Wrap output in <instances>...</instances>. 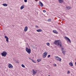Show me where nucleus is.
Instances as JSON below:
<instances>
[{"label": "nucleus", "mask_w": 76, "mask_h": 76, "mask_svg": "<svg viewBox=\"0 0 76 76\" xmlns=\"http://www.w3.org/2000/svg\"><path fill=\"white\" fill-rule=\"evenodd\" d=\"M36 46H37V45H36Z\"/></svg>", "instance_id": "4c0bfd02"}, {"label": "nucleus", "mask_w": 76, "mask_h": 76, "mask_svg": "<svg viewBox=\"0 0 76 76\" xmlns=\"http://www.w3.org/2000/svg\"><path fill=\"white\" fill-rule=\"evenodd\" d=\"M33 75H36L37 74V72H35L34 69H33Z\"/></svg>", "instance_id": "4468645a"}, {"label": "nucleus", "mask_w": 76, "mask_h": 76, "mask_svg": "<svg viewBox=\"0 0 76 76\" xmlns=\"http://www.w3.org/2000/svg\"><path fill=\"white\" fill-rule=\"evenodd\" d=\"M26 50L28 54H31V49L28 48H26Z\"/></svg>", "instance_id": "f03ea898"}, {"label": "nucleus", "mask_w": 76, "mask_h": 76, "mask_svg": "<svg viewBox=\"0 0 76 76\" xmlns=\"http://www.w3.org/2000/svg\"><path fill=\"white\" fill-rule=\"evenodd\" d=\"M53 44L57 46H59V45L60 47H62L61 45H62V43H61V42H60L58 40H55L54 42L53 43Z\"/></svg>", "instance_id": "f257e3e1"}, {"label": "nucleus", "mask_w": 76, "mask_h": 76, "mask_svg": "<svg viewBox=\"0 0 76 76\" xmlns=\"http://www.w3.org/2000/svg\"><path fill=\"white\" fill-rule=\"evenodd\" d=\"M50 55H48V58H49V57H50Z\"/></svg>", "instance_id": "c756f323"}, {"label": "nucleus", "mask_w": 76, "mask_h": 76, "mask_svg": "<svg viewBox=\"0 0 76 76\" xmlns=\"http://www.w3.org/2000/svg\"><path fill=\"white\" fill-rule=\"evenodd\" d=\"M24 5H23L20 8V9H21V10H22L23 9H24Z\"/></svg>", "instance_id": "dca6fc26"}, {"label": "nucleus", "mask_w": 76, "mask_h": 76, "mask_svg": "<svg viewBox=\"0 0 76 76\" xmlns=\"http://www.w3.org/2000/svg\"><path fill=\"white\" fill-rule=\"evenodd\" d=\"M31 61L33 62V63H36V62H35V61L34 60H33V59H31Z\"/></svg>", "instance_id": "5701e85b"}, {"label": "nucleus", "mask_w": 76, "mask_h": 76, "mask_svg": "<svg viewBox=\"0 0 76 76\" xmlns=\"http://www.w3.org/2000/svg\"><path fill=\"white\" fill-rule=\"evenodd\" d=\"M65 38H66V39L67 41H68L69 42L71 43V41H70V39L69 38L66 37H65Z\"/></svg>", "instance_id": "0eeeda50"}, {"label": "nucleus", "mask_w": 76, "mask_h": 76, "mask_svg": "<svg viewBox=\"0 0 76 76\" xmlns=\"http://www.w3.org/2000/svg\"><path fill=\"white\" fill-rule=\"evenodd\" d=\"M55 58H56V59L57 61H59L60 62L61 61V59L59 58L58 56H55Z\"/></svg>", "instance_id": "20e7f679"}, {"label": "nucleus", "mask_w": 76, "mask_h": 76, "mask_svg": "<svg viewBox=\"0 0 76 76\" xmlns=\"http://www.w3.org/2000/svg\"><path fill=\"white\" fill-rule=\"evenodd\" d=\"M5 38H6V39L8 38V37H7L6 36H5Z\"/></svg>", "instance_id": "bb28decb"}, {"label": "nucleus", "mask_w": 76, "mask_h": 76, "mask_svg": "<svg viewBox=\"0 0 76 76\" xmlns=\"http://www.w3.org/2000/svg\"><path fill=\"white\" fill-rule=\"evenodd\" d=\"M69 64L70 66H73V63L72 62H70L69 63Z\"/></svg>", "instance_id": "f3484780"}, {"label": "nucleus", "mask_w": 76, "mask_h": 76, "mask_svg": "<svg viewBox=\"0 0 76 76\" xmlns=\"http://www.w3.org/2000/svg\"><path fill=\"white\" fill-rule=\"evenodd\" d=\"M53 66H54L55 67H56L57 66V65L56 64H53Z\"/></svg>", "instance_id": "b1692460"}, {"label": "nucleus", "mask_w": 76, "mask_h": 76, "mask_svg": "<svg viewBox=\"0 0 76 76\" xmlns=\"http://www.w3.org/2000/svg\"><path fill=\"white\" fill-rule=\"evenodd\" d=\"M47 55V53H46V52H44L43 54V58L46 57Z\"/></svg>", "instance_id": "423d86ee"}, {"label": "nucleus", "mask_w": 76, "mask_h": 76, "mask_svg": "<svg viewBox=\"0 0 76 76\" xmlns=\"http://www.w3.org/2000/svg\"><path fill=\"white\" fill-rule=\"evenodd\" d=\"M59 3H63V0H58Z\"/></svg>", "instance_id": "2eb2a0df"}, {"label": "nucleus", "mask_w": 76, "mask_h": 76, "mask_svg": "<svg viewBox=\"0 0 76 76\" xmlns=\"http://www.w3.org/2000/svg\"><path fill=\"white\" fill-rule=\"evenodd\" d=\"M46 12V11H45V10H43V12Z\"/></svg>", "instance_id": "7c9ffc66"}, {"label": "nucleus", "mask_w": 76, "mask_h": 76, "mask_svg": "<svg viewBox=\"0 0 76 76\" xmlns=\"http://www.w3.org/2000/svg\"><path fill=\"white\" fill-rule=\"evenodd\" d=\"M48 22H51V19L49 18L48 20Z\"/></svg>", "instance_id": "412c9836"}, {"label": "nucleus", "mask_w": 76, "mask_h": 76, "mask_svg": "<svg viewBox=\"0 0 76 76\" xmlns=\"http://www.w3.org/2000/svg\"><path fill=\"white\" fill-rule=\"evenodd\" d=\"M48 76H50V75H48Z\"/></svg>", "instance_id": "e433bc0d"}, {"label": "nucleus", "mask_w": 76, "mask_h": 76, "mask_svg": "<svg viewBox=\"0 0 76 76\" xmlns=\"http://www.w3.org/2000/svg\"><path fill=\"white\" fill-rule=\"evenodd\" d=\"M53 33H54L55 34H58V32L56 30H53Z\"/></svg>", "instance_id": "9b49d317"}, {"label": "nucleus", "mask_w": 76, "mask_h": 76, "mask_svg": "<svg viewBox=\"0 0 76 76\" xmlns=\"http://www.w3.org/2000/svg\"><path fill=\"white\" fill-rule=\"evenodd\" d=\"M35 26L36 28H38V26Z\"/></svg>", "instance_id": "a878e982"}, {"label": "nucleus", "mask_w": 76, "mask_h": 76, "mask_svg": "<svg viewBox=\"0 0 76 76\" xmlns=\"http://www.w3.org/2000/svg\"><path fill=\"white\" fill-rule=\"evenodd\" d=\"M66 10H69L72 9V7H70L68 6L66 7Z\"/></svg>", "instance_id": "1a4fd4ad"}, {"label": "nucleus", "mask_w": 76, "mask_h": 76, "mask_svg": "<svg viewBox=\"0 0 76 76\" xmlns=\"http://www.w3.org/2000/svg\"><path fill=\"white\" fill-rule=\"evenodd\" d=\"M50 45V43H48V46H49Z\"/></svg>", "instance_id": "2f4dec72"}, {"label": "nucleus", "mask_w": 76, "mask_h": 76, "mask_svg": "<svg viewBox=\"0 0 76 76\" xmlns=\"http://www.w3.org/2000/svg\"><path fill=\"white\" fill-rule=\"evenodd\" d=\"M29 58V59H30V60H32V59H31V58Z\"/></svg>", "instance_id": "473e14b6"}, {"label": "nucleus", "mask_w": 76, "mask_h": 76, "mask_svg": "<svg viewBox=\"0 0 76 76\" xmlns=\"http://www.w3.org/2000/svg\"><path fill=\"white\" fill-rule=\"evenodd\" d=\"M24 1L25 3H26V2H27V0H24Z\"/></svg>", "instance_id": "cd10ccee"}, {"label": "nucleus", "mask_w": 76, "mask_h": 76, "mask_svg": "<svg viewBox=\"0 0 76 76\" xmlns=\"http://www.w3.org/2000/svg\"><path fill=\"white\" fill-rule=\"evenodd\" d=\"M12 26L13 27H14V25H12Z\"/></svg>", "instance_id": "c9c22d12"}, {"label": "nucleus", "mask_w": 76, "mask_h": 76, "mask_svg": "<svg viewBox=\"0 0 76 76\" xmlns=\"http://www.w3.org/2000/svg\"><path fill=\"white\" fill-rule=\"evenodd\" d=\"M64 48H61V50L62 52V53H63V54H64V55H65V53H66V51L64 50Z\"/></svg>", "instance_id": "39448f33"}, {"label": "nucleus", "mask_w": 76, "mask_h": 76, "mask_svg": "<svg viewBox=\"0 0 76 76\" xmlns=\"http://www.w3.org/2000/svg\"><path fill=\"white\" fill-rule=\"evenodd\" d=\"M6 41L7 42H9V38H7L6 39Z\"/></svg>", "instance_id": "aec40b11"}, {"label": "nucleus", "mask_w": 76, "mask_h": 76, "mask_svg": "<svg viewBox=\"0 0 76 76\" xmlns=\"http://www.w3.org/2000/svg\"><path fill=\"white\" fill-rule=\"evenodd\" d=\"M28 31V27L26 26L24 28V31H25V32H26V31Z\"/></svg>", "instance_id": "f8f14e48"}, {"label": "nucleus", "mask_w": 76, "mask_h": 76, "mask_svg": "<svg viewBox=\"0 0 76 76\" xmlns=\"http://www.w3.org/2000/svg\"><path fill=\"white\" fill-rule=\"evenodd\" d=\"M8 67L10 69V68H13V66H12V65L11 64H10L8 65Z\"/></svg>", "instance_id": "6e6552de"}, {"label": "nucleus", "mask_w": 76, "mask_h": 76, "mask_svg": "<svg viewBox=\"0 0 76 76\" xmlns=\"http://www.w3.org/2000/svg\"><path fill=\"white\" fill-rule=\"evenodd\" d=\"M41 61V59H38L37 60V61H38V62H39Z\"/></svg>", "instance_id": "6ab92c4d"}, {"label": "nucleus", "mask_w": 76, "mask_h": 76, "mask_svg": "<svg viewBox=\"0 0 76 76\" xmlns=\"http://www.w3.org/2000/svg\"><path fill=\"white\" fill-rule=\"evenodd\" d=\"M21 66L22 67H24V68L25 67V65L23 64H22L21 65Z\"/></svg>", "instance_id": "4be33fe9"}, {"label": "nucleus", "mask_w": 76, "mask_h": 76, "mask_svg": "<svg viewBox=\"0 0 76 76\" xmlns=\"http://www.w3.org/2000/svg\"><path fill=\"white\" fill-rule=\"evenodd\" d=\"M7 53L5 51H4L2 53H1V54L2 56H4V57H6V55Z\"/></svg>", "instance_id": "7ed1b4c3"}, {"label": "nucleus", "mask_w": 76, "mask_h": 76, "mask_svg": "<svg viewBox=\"0 0 76 76\" xmlns=\"http://www.w3.org/2000/svg\"><path fill=\"white\" fill-rule=\"evenodd\" d=\"M39 4L41 7H43V4L41 1L39 2Z\"/></svg>", "instance_id": "9d476101"}, {"label": "nucleus", "mask_w": 76, "mask_h": 76, "mask_svg": "<svg viewBox=\"0 0 76 76\" xmlns=\"http://www.w3.org/2000/svg\"><path fill=\"white\" fill-rule=\"evenodd\" d=\"M35 0L36 1H37V0Z\"/></svg>", "instance_id": "f704fd0d"}, {"label": "nucleus", "mask_w": 76, "mask_h": 76, "mask_svg": "<svg viewBox=\"0 0 76 76\" xmlns=\"http://www.w3.org/2000/svg\"><path fill=\"white\" fill-rule=\"evenodd\" d=\"M36 31H37V32H42V30L41 29H39L37 30Z\"/></svg>", "instance_id": "ddd939ff"}, {"label": "nucleus", "mask_w": 76, "mask_h": 76, "mask_svg": "<svg viewBox=\"0 0 76 76\" xmlns=\"http://www.w3.org/2000/svg\"><path fill=\"white\" fill-rule=\"evenodd\" d=\"M70 73V71H68L67 72V74H69Z\"/></svg>", "instance_id": "393cba45"}, {"label": "nucleus", "mask_w": 76, "mask_h": 76, "mask_svg": "<svg viewBox=\"0 0 76 76\" xmlns=\"http://www.w3.org/2000/svg\"><path fill=\"white\" fill-rule=\"evenodd\" d=\"M46 44H47V45H48V43H46Z\"/></svg>", "instance_id": "72a5a7b5"}, {"label": "nucleus", "mask_w": 76, "mask_h": 76, "mask_svg": "<svg viewBox=\"0 0 76 76\" xmlns=\"http://www.w3.org/2000/svg\"><path fill=\"white\" fill-rule=\"evenodd\" d=\"M2 5L3 6H7V4H2Z\"/></svg>", "instance_id": "a211bd4d"}, {"label": "nucleus", "mask_w": 76, "mask_h": 76, "mask_svg": "<svg viewBox=\"0 0 76 76\" xmlns=\"http://www.w3.org/2000/svg\"><path fill=\"white\" fill-rule=\"evenodd\" d=\"M16 63H17V64H18V63H19V62H18V61H16Z\"/></svg>", "instance_id": "c85d7f7f"}]
</instances>
